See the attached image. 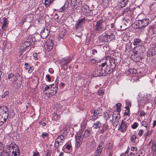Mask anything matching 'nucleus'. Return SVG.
<instances>
[{
	"label": "nucleus",
	"mask_w": 156,
	"mask_h": 156,
	"mask_svg": "<svg viewBox=\"0 0 156 156\" xmlns=\"http://www.w3.org/2000/svg\"><path fill=\"white\" fill-rule=\"evenodd\" d=\"M71 5L74 11L81 9L85 13L89 11V7L84 3H82L80 0H71Z\"/></svg>",
	"instance_id": "f257e3e1"
},
{
	"label": "nucleus",
	"mask_w": 156,
	"mask_h": 156,
	"mask_svg": "<svg viewBox=\"0 0 156 156\" xmlns=\"http://www.w3.org/2000/svg\"><path fill=\"white\" fill-rule=\"evenodd\" d=\"M9 109L5 106H0V126L6 121L9 115Z\"/></svg>",
	"instance_id": "f03ea898"
},
{
	"label": "nucleus",
	"mask_w": 156,
	"mask_h": 156,
	"mask_svg": "<svg viewBox=\"0 0 156 156\" xmlns=\"http://www.w3.org/2000/svg\"><path fill=\"white\" fill-rule=\"evenodd\" d=\"M31 44V39H27L22 44L19 52L21 55L28 51L30 49V46Z\"/></svg>",
	"instance_id": "7ed1b4c3"
},
{
	"label": "nucleus",
	"mask_w": 156,
	"mask_h": 156,
	"mask_svg": "<svg viewBox=\"0 0 156 156\" xmlns=\"http://www.w3.org/2000/svg\"><path fill=\"white\" fill-rule=\"evenodd\" d=\"M109 26L106 25L105 21L102 19L97 21L94 28L95 31L102 32L107 30V27H108Z\"/></svg>",
	"instance_id": "20e7f679"
},
{
	"label": "nucleus",
	"mask_w": 156,
	"mask_h": 156,
	"mask_svg": "<svg viewBox=\"0 0 156 156\" xmlns=\"http://www.w3.org/2000/svg\"><path fill=\"white\" fill-rule=\"evenodd\" d=\"M149 22L150 20L148 18L139 20L133 24L132 26H134L136 29L144 28L148 25Z\"/></svg>",
	"instance_id": "39448f33"
},
{
	"label": "nucleus",
	"mask_w": 156,
	"mask_h": 156,
	"mask_svg": "<svg viewBox=\"0 0 156 156\" xmlns=\"http://www.w3.org/2000/svg\"><path fill=\"white\" fill-rule=\"evenodd\" d=\"M6 153L12 152V156H18L20 154V150L17 145L16 144L13 145L11 144L10 145H7L6 146Z\"/></svg>",
	"instance_id": "423d86ee"
},
{
	"label": "nucleus",
	"mask_w": 156,
	"mask_h": 156,
	"mask_svg": "<svg viewBox=\"0 0 156 156\" xmlns=\"http://www.w3.org/2000/svg\"><path fill=\"white\" fill-rule=\"evenodd\" d=\"M85 19L84 18L79 19L76 22L75 25V30L78 33H80V34L77 36L80 37L82 34V31L83 30V25L85 23Z\"/></svg>",
	"instance_id": "0eeeda50"
},
{
	"label": "nucleus",
	"mask_w": 156,
	"mask_h": 156,
	"mask_svg": "<svg viewBox=\"0 0 156 156\" xmlns=\"http://www.w3.org/2000/svg\"><path fill=\"white\" fill-rule=\"evenodd\" d=\"M114 37L115 35L112 34L110 33L109 35L107 34L103 36L101 39L104 42H109L113 40Z\"/></svg>",
	"instance_id": "6e6552de"
},
{
	"label": "nucleus",
	"mask_w": 156,
	"mask_h": 156,
	"mask_svg": "<svg viewBox=\"0 0 156 156\" xmlns=\"http://www.w3.org/2000/svg\"><path fill=\"white\" fill-rule=\"evenodd\" d=\"M128 123L124 122L123 120L121 121V123L119 127L118 130L122 133L125 132L127 129Z\"/></svg>",
	"instance_id": "1a4fd4ad"
},
{
	"label": "nucleus",
	"mask_w": 156,
	"mask_h": 156,
	"mask_svg": "<svg viewBox=\"0 0 156 156\" xmlns=\"http://www.w3.org/2000/svg\"><path fill=\"white\" fill-rule=\"evenodd\" d=\"M103 69L102 68V67L100 65L98 68V69L95 70L94 74V76L95 77L103 76Z\"/></svg>",
	"instance_id": "9d476101"
},
{
	"label": "nucleus",
	"mask_w": 156,
	"mask_h": 156,
	"mask_svg": "<svg viewBox=\"0 0 156 156\" xmlns=\"http://www.w3.org/2000/svg\"><path fill=\"white\" fill-rule=\"evenodd\" d=\"M106 63L109 66H111L112 69H114L116 66L114 60L112 58L108 57L106 60Z\"/></svg>",
	"instance_id": "9b49d317"
},
{
	"label": "nucleus",
	"mask_w": 156,
	"mask_h": 156,
	"mask_svg": "<svg viewBox=\"0 0 156 156\" xmlns=\"http://www.w3.org/2000/svg\"><path fill=\"white\" fill-rule=\"evenodd\" d=\"M2 20L3 22L2 25L1 26V28L3 31H4L7 29L8 27L9 21L6 18H2Z\"/></svg>",
	"instance_id": "f8f14e48"
},
{
	"label": "nucleus",
	"mask_w": 156,
	"mask_h": 156,
	"mask_svg": "<svg viewBox=\"0 0 156 156\" xmlns=\"http://www.w3.org/2000/svg\"><path fill=\"white\" fill-rule=\"evenodd\" d=\"M49 31L46 28H44L41 32V37L43 39L46 38L49 34Z\"/></svg>",
	"instance_id": "ddd939ff"
},
{
	"label": "nucleus",
	"mask_w": 156,
	"mask_h": 156,
	"mask_svg": "<svg viewBox=\"0 0 156 156\" xmlns=\"http://www.w3.org/2000/svg\"><path fill=\"white\" fill-rule=\"evenodd\" d=\"M64 137L63 135H61L58 136L55 140V144L57 143L58 146H59L62 144L63 141L64 140Z\"/></svg>",
	"instance_id": "4468645a"
},
{
	"label": "nucleus",
	"mask_w": 156,
	"mask_h": 156,
	"mask_svg": "<svg viewBox=\"0 0 156 156\" xmlns=\"http://www.w3.org/2000/svg\"><path fill=\"white\" fill-rule=\"evenodd\" d=\"M135 49L136 48L137 49H138L137 50L138 51V55L140 56L142 55L143 53L145 51V48L144 46L143 45H139L138 46L135 47L134 48Z\"/></svg>",
	"instance_id": "2eb2a0df"
},
{
	"label": "nucleus",
	"mask_w": 156,
	"mask_h": 156,
	"mask_svg": "<svg viewBox=\"0 0 156 156\" xmlns=\"http://www.w3.org/2000/svg\"><path fill=\"white\" fill-rule=\"evenodd\" d=\"M89 115L91 116L90 119L95 120L98 118V116L95 112V110H92L89 114Z\"/></svg>",
	"instance_id": "dca6fc26"
},
{
	"label": "nucleus",
	"mask_w": 156,
	"mask_h": 156,
	"mask_svg": "<svg viewBox=\"0 0 156 156\" xmlns=\"http://www.w3.org/2000/svg\"><path fill=\"white\" fill-rule=\"evenodd\" d=\"M128 0H121L118 4L119 8L125 7L128 3Z\"/></svg>",
	"instance_id": "f3484780"
},
{
	"label": "nucleus",
	"mask_w": 156,
	"mask_h": 156,
	"mask_svg": "<svg viewBox=\"0 0 156 156\" xmlns=\"http://www.w3.org/2000/svg\"><path fill=\"white\" fill-rule=\"evenodd\" d=\"M138 55V51H133V54L132 55V57L133 58H137V59H136V60H139V59H140V56L139 55Z\"/></svg>",
	"instance_id": "a211bd4d"
},
{
	"label": "nucleus",
	"mask_w": 156,
	"mask_h": 156,
	"mask_svg": "<svg viewBox=\"0 0 156 156\" xmlns=\"http://www.w3.org/2000/svg\"><path fill=\"white\" fill-rule=\"evenodd\" d=\"M149 29L151 30L153 34L156 33V23L149 26Z\"/></svg>",
	"instance_id": "6ab92c4d"
},
{
	"label": "nucleus",
	"mask_w": 156,
	"mask_h": 156,
	"mask_svg": "<svg viewBox=\"0 0 156 156\" xmlns=\"http://www.w3.org/2000/svg\"><path fill=\"white\" fill-rule=\"evenodd\" d=\"M102 129L100 130L101 134H103L105 131L108 129V125L106 123H105L102 125Z\"/></svg>",
	"instance_id": "aec40b11"
},
{
	"label": "nucleus",
	"mask_w": 156,
	"mask_h": 156,
	"mask_svg": "<svg viewBox=\"0 0 156 156\" xmlns=\"http://www.w3.org/2000/svg\"><path fill=\"white\" fill-rule=\"evenodd\" d=\"M69 2L68 1H66L64 5L60 9L59 12H62L64 11L65 10V9L67 8L68 7L69 5Z\"/></svg>",
	"instance_id": "412c9836"
},
{
	"label": "nucleus",
	"mask_w": 156,
	"mask_h": 156,
	"mask_svg": "<svg viewBox=\"0 0 156 156\" xmlns=\"http://www.w3.org/2000/svg\"><path fill=\"white\" fill-rule=\"evenodd\" d=\"M83 139H80V140H75L76 143L75 146L76 148H79L82 143Z\"/></svg>",
	"instance_id": "4be33fe9"
},
{
	"label": "nucleus",
	"mask_w": 156,
	"mask_h": 156,
	"mask_svg": "<svg viewBox=\"0 0 156 156\" xmlns=\"http://www.w3.org/2000/svg\"><path fill=\"white\" fill-rule=\"evenodd\" d=\"M47 47L49 49H52L53 44L52 40H49L48 41H47Z\"/></svg>",
	"instance_id": "5701e85b"
},
{
	"label": "nucleus",
	"mask_w": 156,
	"mask_h": 156,
	"mask_svg": "<svg viewBox=\"0 0 156 156\" xmlns=\"http://www.w3.org/2000/svg\"><path fill=\"white\" fill-rule=\"evenodd\" d=\"M151 98V96L150 94H147L144 101L145 103H147L149 102L150 101Z\"/></svg>",
	"instance_id": "b1692460"
},
{
	"label": "nucleus",
	"mask_w": 156,
	"mask_h": 156,
	"mask_svg": "<svg viewBox=\"0 0 156 156\" xmlns=\"http://www.w3.org/2000/svg\"><path fill=\"white\" fill-rule=\"evenodd\" d=\"M133 44L134 46L138 45L140 42L141 40L139 38H135L133 40Z\"/></svg>",
	"instance_id": "393cba45"
},
{
	"label": "nucleus",
	"mask_w": 156,
	"mask_h": 156,
	"mask_svg": "<svg viewBox=\"0 0 156 156\" xmlns=\"http://www.w3.org/2000/svg\"><path fill=\"white\" fill-rule=\"evenodd\" d=\"M152 150L154 154L156 153V143L153 142L152 144Z\"/></svg>",
	"instance_id": "a878e982"
},
{
	"label": "nucleus",
	"mask_w": 156,
	"mask_h": 156,
	"mask_svg": "<svg viewBox=\"0 0 156 156\" xmlns=\"http://www.w3.org/2000/svg\"><path fill=\"white\" fill-rule=\"evenodd\" d=\"M101 125V123L99 121H96L94 124L93 127L95 129L99 128Z\"/></svg>",
	"instance_id": "bb28decb"
},
{
	"label": "nucleus",
	"mask_w": 156,
	"mask_h": 156,
	"mask_svg": "<svg viewBox=\"0 0 156 156\" xmlns=\"http://www.w3.org/2000/svg\"><path fill=\"white\" fill-rule=\"evenodd\" d=\"M109 66L107 65V66L105 68L104 70H103V75H105L106 74H109L108 72Z\"/></svg>",
	"instance_id": "cd10ccee"
},
{
	"label": "nucleus",
	"mask_w": 156,
	"mask_h": 156,
	"mask_svg": "<svg viewBox=\"0 0 156 156\" xmlns=\"http://www.w3.org/2000/svg\"><path fill=\"white\" fill-rule=\"evenodd\" d=\"M155 6L156 5L155 2H153L151 4L150 6V8L151 10L152 11H154L155 8H156V6L155 7Z\"/></svg>",
	"instance_id": "c85d7f7f"
},
{
	"label": "nucleus",
	"mask_w": 156,
	"mask_h": 156,
	"mask_svg": "<svg viewBox=\"0 0 156 156\" xmlns=\"http://www.w3.org/2000/svg\"><path fill=\"white\" fill-rule=\"evenodd\" d=\"M105 147L108 150L112 149L113 147L112 144L111 143H108L106 145Z\"/></svg>",
	"instance_id": "c756f323"
},
{
	"label": "nucleus",
	"mask_w": 156,
	"mask_h": 156,
	"mask_svg": "<svg viewBox=\"0 0 156 156\" xmlns=\"http://www.w3.org/2000/svg\"><path fill=\"white\" fill-rule=\"evenodd\" d=\"M138 151L139 153V156H143L145 154V151L143 149H140Z\"/></svg>",
	"instance_id": "7c9ffc66"
},
{
	"label": "nucleus",
	"mask_w": 156,
	"mask_h": 156,
	"mask_svg": "<svg viewBox=\"0 0 156 156\" xmlns=\"http://www.w3.org/2000/svg\"><path fill=\"white\" fill-rule=\"evenodd\" d=\"M54 0H44V5L46 7H48L49 6V3L53 2Z\"/></svg>",
	"instance_id": "2f4dec72"
},
{
	"label": "nucleus",
	"mask_w": 156,
	"mask_h": 156,
	"mask_svg": "<svg viewBox=\"0 0 156 156\" xmlns=\"http://www.w3.org/2000/svg\"><path fill=\"white\" fill-rule=\"evenodd\" d=\"M9 92L7 90H5L3 93V94L1 96L2 98H6L9 95Z\"/></svg>",
	"instance_id": "473e14b6"
},
{
	"label": "nucleus",
	"mask_w": 156,
	"mask_h": 156,
	"mask_svg": "<svg viewBox=\"0 0 156 156\" xmlns=\"http://www.w3.org/2000/svg\"><path fill=\"white\" fill-rule=\"evenodd\" d=\"M65 34V31H62L59 35V38L60 39H62L64 37Z\"/></svg>",
	"instance_id": "72a5a7b5"
},
{
	"label": "nucleus",
	"mask_w": 156,
	"mask_h": 156,
	"mask_svg": "<svg viewBox=\"0 0 156 156\" xmlns=\"http://www.w3.org/2000/svg\"><path fill=\"white\" fill-rule=\"evenodd\" d=\"M120 116L119 117L117 118L116 119H115V122L113 123V125L114 126H117L118 125V122H119L120 119Z\"/></svg>",
	"instance_id": "f704fd0d"
},
{
	"label": "nucleus",
	"mask_w": 156,
	"mask_h": 156,
	"mask_svg": "<svg viewBox=\"0 0 156 156\" xmlns=\"http://www.w3.org/2000/svg\"><path fill=\"white\" fill-rule=\"evenodd\" d=\"M121 106L122 105L120 103H118L116 104L117 110L118 112H119L121 111L120 108Z\"/></svg>",
	"instance_id": "c9c22d12"
},
{
	"label": "nucleus",
	"mask_w": 156,
	"mask_h": 156,
	"mask_svg": "<svg viewBox=\"0 0 156 156\" xmlns=\"http://www.w3.org/2000/svg\"><path fill=\"white\" fill-rule=\"evenodd\" d=\"M75 137V140H80V139H83V137L79 134L76 135Z\"/></svg>",
	"instance_id": "e433bc0d"
},
{
	"label": "nucleus",
	"mask_w": 156,
	"mask_h": 156,
	"mask_svg": "<svg viewBox=\"0 0 156 156\" xmlns=\"http://www.w3.org/2000/svg\"><path fill=\"white\" fill-rule=\"evenodd\" d=\"M25 66V68L27 69L28 70L29 69H31V66L29 65V64L27 63H25L24 64Z\"/></svg>",
	"instance_id": "4c0bfd02"
},
{
	"label": "nucleus",
	"mask_w": 156,
	"mask_h": 156,
	"mask_svg": "<svg viewBox=\"0 0 156 156\" xmlns=\"http://www.w3.org/2000/svg\"><path fill=\"white\" fill-rule=\"evenodd\" d=\"M71 60V58H65L64 60V64H67Z\"/></svg>",
	"instance_id": "58836bf2"
},
{
	"label": "nucleus",
	"mask_w": 156,
	"mask_h": 156,
	"mask_svg": "<svg viewBox=\"0 0 156 156\" xmlns=\"http://www.w3.org/2000/svg\"><path fill=\"white\" fill-rule=\"evenodd\" d=\"M138 123L136 122H135L131 126V127L133 129H136L138 126Z\"/></svg>",
	"instance_id": "ea45409f"
},
{
	"label": "nucleus",
	"mask_w": 156,
	"mask_h": 156,
	"mask_svg": "<svg viewBox=\"0 0 156 156\" xmlns=\"http://www.w3.org/2000/svg\"><path fill=\"white\" fill-rule=\"evenodd\" d=\"M130 11L129 9V8H127L124 9V11L123 12V14H127L128 13V12Z\"/></svg>",
	"instance_id": "a19ab883"
},
{
	"label": "nucleus",
	"mask_w": 156,
	"mask_h": 156,
	"mask_svg": "<svg viewBox=\"0 0 156 156\" xmlns=\"http://www.w3.org/2000/svg\"><path fill=\"white\" fill-rule=\"evenodd\" d=\"M136 136L135 135H133L131 137V140L132 142H135V140L136 139Z\"/></svg>",
	"instance_id": "79ce46f5"
},
{
	"label": "nucleus",
	"mask_w": 156,
	"mask_h": 156,
	"mask_svg": "<svg viewBox=\"0 0 156 156\" xmlns=\"http://www.w3.org/2000/svg\"><path fill=\"white\" fill-rule=\"evenodd\" d=\"M104 142L103 141H101L98 146L99 147H100L101 148H103L104 147Z\"/></svg>",
	"instance_id": "37998d69"
},
{
	"label": "nucleus",
	"mask_w": 156,
	"mask_h": 156,
	"mask_svg": "<svg viewBox=\"0 0 156 156\" xmlns=\"http://www.w3.org/2000/svg\"><path fill=\"white\" fill-rule=\"evenodd\" d=\"M101 152L99 151H98L96 150L95 152L94 156H99L101 154Z\"/></svg>",
	"instance_id": "c03bdc74"
},
{
	"label": "nucleus",
	"mask_w": 156,
	"mask_h": 156,
	"mask_svg": "<svg viewBox=\"0 0 156 156\" xmlns=\"http://www.w3.org/2000/svg\"><path fill=\"white\" fill-rule=\"evenodd\" d=\"M120 115L119 114H117V115H115V114H113L112 115V118H113V120L115 119H115H116L117 117H120Z\"/></svg>",
	"instance_id": "a18cd8bd"
},
{
	"label": "nucleus",
	"mask_w": 156,
	"mask_h": 156,
	"mask_svg": "<svg viewBox=\"0 0 156 156\" xmlns=\"http://www.w3.org/2000/svg\"><path fill=\"white\" fill-rule=\"evenodd\" d=\"M89 131L87 130H86L84 133V135L85 136H88L89 134Z\"/></svg>",
	"instance_id": "49530a36"
},
{
	"label": "nucleus",
	"mask_w": 156,
	"mask_h": 156,
	"mask_svg": "<svg viewBox=\"0 0 156 156\" xmlns=\"http://www.w3.org/2000/svg\"><path fill=\"white\" fill-rule=\"evenodd\" d=\"M14 74L13 73H11L9 74L8 79H9V80L12 78L13 77Z\"/></svg>",
	"instance_id": "de8ad7c7"
},
{
	"label": "nucleus",
	"mask_w": 156,
	"mask_h": 156,
	"mask_svg": "<svg viewBox=\"0 0 156 156\" xmlns=\"http://www.w3.org/2000/svg\"><path fill=\"white\" fill-rule=\"evenodd\" d=\"M48 133H43L42 134V136L43 138H44L45 137L48 136Z\"/></svg>",
	"instance_id": "09e8293b"
},
{
	"label": "nucleus",
	"mask_w": 156,
	"mask_h": 156,
	"mask_svg": "<svg viewBox=\"0 0 156 156\" xmlns=\"http://www.w3.org/2000/svg\"><path fill=\"white\" fill-rule=\"evenodd\" d=\"M143 133V130L142 129H140L139 131V132L138 133V134L140 136H141L142 135Z\"/></svg>",
	"instance_id": "8fccbe9b"
},
{
	"label": "nucleus",
	"mask_w": 156,
	"mask_h": 156,
	"mask_svg": "<svg viewBox=\"0 0 156 156\" xmlns=\"http://www.w3.org/2000/svg\"><path fill=\"white\" fill-rule=\"evenodd\" d=\"M112 115L111 114H106L105 115V116L107 119H108L109 118L112 116Z\"/></svg>",
	"instance_id": "3c124183"
},
{
	"label": "nucleus",
	"mask_w": 156,
	"mask_h": 156,
	"mask_svg": "<svg viewBox=\"0 0 156 156\" xmlns=\"http://www.w3.org/2000/svg\"><path fill=\"white\" fill-rule=\"evenodd\" d=\"M98 94L100 95H102L104 94V92H103L102 90H99L98 91Z\"/></svg>",
	"instance_id": "603ef678"
},
{
	"label": "nucleus",
	"mask_w": 156,
	"mask_h": 156,
	"mask_svg": "<svg viewBox=\"0 0 156 156\" xmlns=\"http://www.w3.org/2000/svg\"><path fill=\"white\" fill-rule=\"evenodd\" d=\"M72 146L69 144H67L66 146V148L68 150H69L71 148Z\"/></svg>",
	"instance_id": "864d4df0"
},
{
	"label": "nucleus",
	"mask_w": 156,
	"mask_h": 156,
	"mask_svg": "<svg viewBox=\"0 0 156 156\" xmlns=\"http://www.w3.org/2000/svg\"><path fill=\"white\" fill-rule=\"evenodd\" d=\"M46 78H47V80H48V82H50L51 81V78L50 77V75L48 74H47L46 75Z\"/></svg>",
	"instance_id": "5fc2aeb1"
},
{
	"label": "nucleus",
	"mask_w": 156,
	"mask_h": 156,
	"mask_svg": "<svg viewBox=\"0 0 156 156\" xmlns=\"http://www.w3.org/2000/svg\"><path fill=\"white\" fill-rule=\"evenodd\" d=\"M130 73L132 72L133 73H136V70L134 69H130Z\"/></svg>",
	"instance_id": "6e6d98bb"
},
{
	"label": "nucleus",
	"mask_w": 156,
	"mask_h": 156,
	"mask_svg": "<svg viewBox=\"0 0 156 156\" xmlns=\"http://www.w3.org/2000/svg\"><path fill=\"white\" fill-rule=\"evenodd\" d=\"M130 149L132 151H136L137 150V148L136 147L132 146L131 147Z\"/></svg>",
	"instance_id": "4d7b16f0"
},
{
	"label": "nucleus",
	"mask_w": 156,
	"mask_h": 156,
	"mask_svg": "<svg viewBox=\"0 0 156 156\" xmlns=\"http://www.w3.org/2000/svg\"><path fill=\"white\" fill-rule=\"evenodd\" d=\"M95 111L96 115H97L98 117V116L101 115V113H100V111L98 110H95Z\"/></svg>",
	"instance_id": "13d9d810"
},
{
	"label": "nucleus",
	"mask_w": 156,
	"mask_h": 156,
	"mask_svg": "<svg viewBox=\"0 0 156 156\" xmlns=\"http://www.w3.org/2000/svg\"><path fill=\"white\" fill-rule=\"evenodd\" d=\"M109 67V69H108V72H109V74L110 73H112L113 70V69H112L111 68V66H110Z\"/></svg>",
	"instance_id": "bf43d9fd"
},
{
	"label": "nucleus",
	"mask_w": 156,
	"mask_h": 156,
	"mask_svg": "<svg viewBox=\"0 0 156 156\" xmlns=\"http://www.w3.org/2000/svg\"><path fill=\"white\" fill-rule=\"evenodd\" d=\"M50 87L49 86H48V85H46V87L44 88V89L43 90V91L44 92H45L48 90L49 89Z\"/></svg>",
	"instance_id": "052dcab7"
},
{
	"label": "nucleus",
	"mask_w": 156,
	"mask_h": 156,
	"mask_svg": "<svg viewBox=\"0 0 156 156\" xmlns=\"http://www.w3.org/2000/svg\"><path fill=\"white\" fill-rule=\"evenodd\" d=\"M33 156H39V152L37 151L34 152Z\"/></svg>",
	"instance_id": "680f3d73"
},
{
	"label": "nucleus",
	"mask_w": 156,
	"mask_h": 156,
	"mask_svg": "<svg viewBox=\"0 0 156 156\" xmlns=\"http://www.w3.org/2000/svg\"><path fill=\"white\" fill-rule=\"evenodd\" d=\"M58 80H56L55 81V87L56 88V90H57L58 89Z\"/></svg>",
	"instance_id": "e2e57ef3"
},
{
	"label": "nucleus",
	"mask_w": 156,
	"mask_h": 156,
	"mask_svg": "<svg viewBox=\"0 0 156 156\" xmlns=\"http://www.w3.org/2000/svg\"><path fill=\"white\" fill-rule=\"evenodd\" d=\"M4 153V151L3 150L0 151V156H2Z\"/></svg>",
	"instance_id": "0e129e2a"
},
{
	"label": "nucleus",
	"mask_w": 156,
	"mask_h": 156,
	"mask_svg": "<svg viewBox=\"0 0 156 156\" xmlns=\"http://www.w3.org/2000/svg\"><path fill=\"white\" fill-rule=\"evenodd\" d=\"M89 12H86V13H88L89 15H91L92 14V10H90L89 9Z\"/></svg>",
	"instance_id": "69168bd1"
},
{
	"label": "nucleus",
	"mask_w": 156,
	"mask_h": 156,
	"mask_svg": "<svg viewBox=\"0 0 156 156\" xmlns=\"http://www.w3.org/2000/svg\"><path fill=\"white\" fill-rule=\"evenodd\" d=\"M97 53V50L96 49H93L92 51V54L93 55H95Z\"/></svg>",
	"instance_id": "338daca9"
},
{
	"label": "nucleus",
	"mask_w": 156,
	"mask_h": 156,
	"mask_svg": "<svg viewBox=\"0 0 156 156\" xmlns=\"http://www.w3.org/2000/svg\"><path fill=\"white\" fill-rule=\"evenodd\" d=\"M127 156H135V154L133 153L130 152L129 154Z\"/></svg>",
	"instance_id": "774afa93"
}]
</instances>
